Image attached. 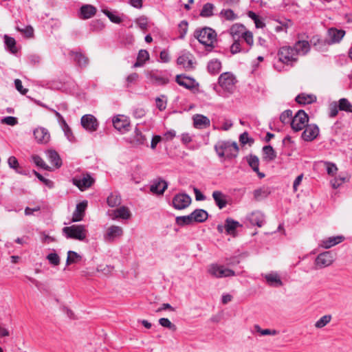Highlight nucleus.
Listing matches in <instances>:
<instances>
[{
  "instance_id": "nucleus-5",
  "label": "nucleus",
  "mask_w": 352,
  "mask_h": 352,
  "mask_svg": "<svg viewBox=\"0 0 352 352\" xmlns=\"http://www.w3.org/2000/svg\"><path fill=\"white\" fill-rule=\"evenodd\" d=\"M236 79L230 72L221 74L218 78V83L220 87L229 94H232L235 89Z\"/></svg>"
},
{
  "instance_id": "nucleus-18",
  "label": "nucleus",
  "mask_w": 352,
  "mask_h": 352,
  "mask_svg": "<svg viewBox=\"0 0 352 352\" xmlns=\"http://www.w3.org/2000/svg\"><path fill=\"white\" fill-rule=\"evenodd\" d=\"M34 136L39 144H47L50 140L48 130L44 127H38L34 130Z\"/></svg>"
},
{
  "instance_id": "nucleus-4",
  "label": "nucleus",
  "mask_w": 352,
  "mask_h": 352,
  "mask_svg": "<svg viewBox=\"0 0 352 352\" xmlns=\"http://www.w3.org/2000/svg\"><path fill=\"white\" fill-rule=\"evenodd\" d=\"M277 56L278 60L286 65H293L298 60L295 49L292 46L285 45L280 47Z\"/></svg>"
},
{
  "instance_id": "nucleus-14",
  "label": "nucleus",
  "mask_w": 352,
  "mask_h": 352,
  "mask_svg": "<svg viewBox=\"0 0 352 352\" xmlns=\"http://www.w3.org/2000/svg\"><path fill=\"white\" fill-rule=\"evenodd\" d=\"M304 129L305 130L302 133L301 138L305 141H313L318 137L319 134V128L315 124H308Z\"/></svg>"
},
{
  "instance_id": "nucleus-53",
  "label": "nucleus",
  "mask_w": 352,
  "mask_h": 352,
  "mask_svg": "<svg viewBox=\"0 0 352 352\" xmlns=\"http://www.w3.org/2000/svg\"><path fill=\"white\" fill-rule=\"evenodd\" d=\"M292 118V111L290 109H287L280 114V120L283 124H291Z\"/></svg>"
},
{
  "instance_id": "nucleus-16",
  "label": "nucleus",
  "mask_w": 352,
  "mask_h": 352,
  "mask_svg": "<svg viewBox=\"0 0 352 352\" xmlns=\"http://www.w3.org/2000/svg\"><path fill=\"white\" fill-rule=\"evenodd\" d=\"M168 188V183L161 177H157L152 181L150 186V191L153 194L162 195Z\"/></svg>"
},
{
  "instance_id": "nucleus-43",
  "label": "nucleus",
  "mask_w": 352,
  "mask_h": 352,
  "mask_svg": "<svg viewBox=\"0 0 352 352\" xmlns=\"http://www.w3.org/2000/svg\"><path fill=\"white\" fill-rule=\"evenodd\" d=\"M82 259V256L77 252L69 250L67 252V257L66 260V265H69L73 263H78Z\"/></svg>"
},
{
  "instance_id": "nucleus-38",
  "label": "nucleus",
  "mask_w": 352,
  "mask_h": 352,
  "mask_svg": "<svg viewBox=\"0 0 352 352\" xmlns=\"http://www.w3.org/2000/svg\"><path fill=\"white\" fill-rule=\"evenodd\" d=\"M263 160L267 162H272L276 157V153L270 145L263 147Z\"/></svg>"
},
{
  "instance_id": "nucleus-8",
  "label": "nucleus",
  "mask_w": 352,
  "mask_h": 352,
  "mask_svg": "<svg viewBox=\"0 0 352 352\" xmlns=\"http://www.w3.org/2000/svg\"><path fill=\"white\" fill-rule=\"evenodd\" d=\"M146 77L151 83L157 86H163L169 82V78L157 70L148 71Z\"/></svg>"
},
{
  "instance_id": "nucleus-9",
  "label": "nucleus",
  "mask_w": 352,
  "mask_h": 352,
  "mask_svg": "<svg viewBox=\"0 0 352 352\" xmlns=\"http://www.w3.org/2000/svg\"><path fill=\"white\" fill-rule=\"evenodd\" d=\"M241 226L242 225L239 221L228 217L225 220L224 226L219 224L217 229L219 233H223L225 230L227 234L235 236L236 235V229Z\"/></svg>"
},
{
  "instance_id": "nucleus-1",
  "label": "nucleus",
  "mask_w": 352,
  "mask_h": 352,
  "mask_svg": "<svg viewBox=\"0 0 352 352\" xmlns=\"http://www.w3.org/2000/svg\"><path fill=\"white\" fill-rule=\"evenodd\" d=\"M214 151L219 157L232 160L236 158L239 154V146L236 142L219 140L214 146Z\"/></svg>"
},
{
  "instance_id": "nucleus-59",
  "label": "nucleus",
  "mask_w": 352,
  "mask_h": 352,
  "mask_svg": "<svg viewBox=\"0 0 352 352\" xmlns=\"http://www.w3.org/2000/svg\"><path fill=\"white\" fill-rule=\"evenodd\" d=\"M241 38L243 39V41L250 46V48L254 44V38H253V34L252 32L249 30H246L244 33Z\"/></svg>"
},
{
  "instance_id": "nucleus-52",
  "label": "nucleus",
  "mask_w": 352,
  "mask_h": 352,
  "mask_svg": "<svg viewBox=\"0 0 352 352\" xmlns=\"http://www.w3.org/2000/svg\"><path fill=\"white\" fill-rule=\"evenodd\" d=\"M102 12L109 19V20L114 23L119 24L122 22L120 16L115 14L113 12L108 10H102Z\"/></svg>"
},
{
  "instance_id": "nucleus-7",
  "label": "nucleus",
  "mask_w": 352,
  "mask_h": 352,
  "mask_svg": "<svg viewBox=\"0 0 352 352\" xmlns=\"http://www.w3.org/2000/svg\"><path fill=\"white\" fill-rule=\"evenodd\" d=\"M309 116L304 110H299L292 118L291 127L294 131L302 130L308 124Z\"/></svg>"
},
{
  "instance_id": "nucleus-50",
  "label": "nucleus",
  "mask_w": 352,
  "mask_h": 352,
  "mask_svg": "<svg viewBox=\"0 0 352 352\" xmlns=\"http://www.w3.org/2000/svg\"><path fill=\"white\" fill-rule=\"evenodd\" d=\"M89 26L91 31L100 32L104 28L105 25L102 20L96 19L91 22Z\"/></svg>"
},
{
  "instance_id": "nucleus-44",
  "label": "nucleus",
  "mask_w": 352,
  "mask_h": 352,
  "mask_svg": "<svg viewBox=\"0 0 352 352\" xmlns=\"http://www.w3.org/2000/svg\"><path fill=\"white\" fill-rule=\"evenodd\" d=\"M176 223L179 226H184L192 224L193 221L192 214L186 216L177 217L175 219Z\"/></svg>"
},
{
  "instance_id": "nucleus-6",
  "label": "nucleus",
  "mask_w": 352,
  "mask_h": 352,
  "mask_svg": "<svg viewBox=\"0 0 352 352\" xmlns=\"http://www.w3.org/2000/svg\"><path fill=\"white\" fill-rule=\"evenodd\" d=\"M208 272L212 276L217 278L235 276L234 271L217 263L210 265Z\"/></svg>"
},
{
  "instance_id": "nucleus-20",
  "label": "nucleus",
  "mask_w": 352,
  "mask_h": 352,
  "mask_svg": "<svg viewBox=\"0 0 352 352\" xmlns=\"http://www.w3.org/2000/svg\"><path fill=\"white\" fill-rule=\"evenodd\" d=\"M87 207V201H82L78 204L76 207V210H74L72 222H78L83 219V217L85 214V210Z\"/></svg>"
},
{
  "instance_id": "nucleus-51",
  "label": "nucleus",
  "mask_w": 352,
  "mask_h": 352,
  "mask_svg": "<svg viewBox=\"0 0 352 352\" xmlns=\"http://www.w3.org/2000/svg\"><path fill=\"white\" fill-rule=\"evenodd\" d=\"M16 30L18 32L23 34L27 38H31L34 35V29L31 25H27L24 28L16 25Z\"/></svg>"
},
{
  "instance_id": "nucleus-30",
  "label": "nucleus",
  "mask_w": 352,
  "mask_h": 352,
  "mask_svg": "<svg viewBox=\"0 0 352 352\" xmlns=\"http://www.w3.org/2000/svg\"><path fill=\"white\" fill-rule=\"evenodd\" d=\"M246 30V28L243 25L235 23L231 26L230 33L233 39H241Z\"/></svg>"
},
{
  "instance_id": "nucleus-25",
  "label": "nucleus",
  "mask_w": 352,
  "mask_h": 352,
  "mask_svg": "<svg viewBox=\"0 0 352 352\" xmlns=\"http://www.w3.org/2000/svg\"><path fill=\"white\" fill-rule=\"evenodd\" d=\"M293 47L295 49L297 56L305 55L310 50V44L307 41L299 40L294 43Z\"/></svg>"
},
{
  "instance_id": "nucleus-31",
  "label": "nucleus",
  "mask_w": 352,
  "mask_h": 352,
  "mask_svg": "<svg viewBox=\"0 0 352 352\" xmlns=\"http://www.w3.org/2000/svg\"><path fill=\"white\" fill-rule=\"evenodd\" d=\"M317 98L314 94L302 93L296 97V102L300 104H309L316 101Z\"/></svg>"
},
{
  "instance_id": "nucleus-27",
  "label": "nucleus",
  "mask_w": 352,
  "mask_h": 352,
  "mask_svg": "<svg viewBox=\"0 0 352 352\" xmlns=\"http://www.w3.org/2000/svg\"><path fill=\"white\" fill-rule=\"evenodd\" d=\"M94 182V179L88 174L83 176L81 179H74V184H75L81 190L89 188Z\"/></svg>"
},
{
  "instance_id": "nucleus-15",
  "label": "nucleus",
  "mask_w": 352,
  "mask_h": 352,
  "mask_svg": "<svg viewBox=\"0 0 352 352\" xmlns=\"http://www.w3.org/2000/svg\"><path fill=\"white\" fill-rule=\"evenodd\" d=\"M112 122L115 129L121 133H125L130 130V122L124 116L118 115L113 118Z\"/></svg>"
},
{
  "instance_id": "nucleus-12",
  "label": "nucleus",
  "mask_w": 352,
  "mask_h": 352,
  "mask_svg": "<svg viewBox=\"0 0 352 352\" xmlns=\"http://www.w3.org/2000/svg\"><path fill=\"white\" fill-rule=\"evenodd\" d=\"M69 56L72 58L73 61L80 68H85L89 63V59L81 50L69 52Z\"/></svg>"
},
{
  "instance_id": "nucleus-61",
  "label": "nucleus",
  "mask_w": 352,
  "mask_h": 352,
  "mask_svg": "<svg viewBox=\"0 0 352 352\" xmlns=\"http://www.w3.org/2000/svg\"><path fill=\"white\" fill-rule=\"evenodd\" d=\"M47 259L50 264L58 265L60 264V257L56 253H50L47 256Z\"/></svg>"
},
{
  "instance_id": "nucleus-62",
  "label": "nucleus",
  "mask_w": 352,
  "mask_h": 352,
  "mask_svg": "<svg viewBox=\"0 0 352 352\" xmlns=\"http://www.w3.org/2000/svg\"><path fill=\"white\" fill-rule=\"evenodd\" d=\"M179 38H184L188 31V22L185 20L182 21L179 24Z\"/></svg>"
},
{
  "instance_id": "nucleus-23",
  "label": "nucleus",
  "mask_w": 352,
  "mask_h": 352,
  "mask_svg": "<svg viewBox=\"0 0 352 352\" xmlns=\"http://www.w3.org/2000/svg\"><path fill=\"white\" fill-rule=\"evenodd\" d=\"M122 234L123 230L121 227L118 226H111L107 229V233L104 235V239L106 241H112L116 238L120 237Z\"/></svg>"
},
{
  "instance_id": "nucleus-35",
  "label": "nucleus",
  "mask_w": 352,
  "mask_h": 352,
  "mask_svg": "<svg viewBox=\"0 0 352 352\" xmlns=\"http://www.w3.org/2000/svg\"><path fill=\"white\" fill-rule=\"evenodd\" d=\"M212 197L219 209H223L227 205L226 196L222 192L216 190L212 192Z\"/></svg>"
},
{
  "instance_id": "nucleus-55",
  "label": "nucleus",
  "mask_w": 352,
  "mask_h": 352,
  "mask_svg": "<svg viewBox=\"0 0 352 352\" xmlns=\"http://www.w3.org/2000/svg\"><path fill=\"white\" fill-rule=\"evenodd\" d=\"M349 180V178L340 175L331 180V184L333 188L336 189L339 188L343 183L348 182Z\"/></svg>"
},
{
  "instance_id": "nucleus-36",
  "label": "nucleus",
  "mask_w": 352,
  "mask_h": 352,
  "mask_svg": "<svg viewBox=\"0 0 352 352\" xmlns=\"http://www.w3.org/2000/svg\"><path fill=\"white\" fill-rule=\"evenodd\" d=\"M344 239L343 236H331L322 241V245L326 249H329L337 244L340 243Z\"/></svg>"
},
{
  "instance_id": "nucleus-29",
  "label": "nucleus",
  "mask_w": 352,
  "mask_h": 352,
  "mask_svg": "<svg viewBox=\"0 0 352 352\" xmlns=\"http://www.w3.org/2000/svg\"><path fill=\"white\" fill-rule=\"evenodd\" d=\"M248 220L252 225H256L258 227H262L265 223V216L260 211L252 212L249 217Z\"/></svg>"
},
{
  "instance_id": "nucleus-17",
  "label": "nucleus",
  "mask_w": 352,
  "mask_h": 352,
  "mask_svg": "<svg viewBox=\"0 0 352 352\" xmlns=\"http://www.w3.org/2000/svg\"><path fill=\"white\" fill-rule=\"evenodd\" d=\"M97 8L91 4L82 5L79 10L78 16L81 19H89L96 15Z\"/></svg>"
},
{
  "instance_id": "nucleus-2",
  "label": "nucleus",
  "mask_w": 352,
  "mask_h": 352,
  "mask_svg": "<svg viewBox=\"0 0 352 352\" xmlns=\"http://www.w3.org/2000/svg\"><path fill=\"white\" fill-rule=\"evenodd\" d=\"M194 36L199 42L206 46L207 51H212L214 48V43L217 41V33L208 27L197 29L194 32Z\"/></svg>"
},
{
  "instance_id": "nucleus-24",
  "label": "nucleus",
  "mask_w": 352,
  "mask_h": 352,
  "mask_svg": "<svg viewBox=\"0 0 352 352\" xmlns=\"http://www.w3.org/2000/svg\"><path fill=\"white\" fill-rule=\"evenodd\" d=\"M175 81L180 86L189 90H192L195 87V80L192 78L177 75Z\"/></svg>"
},
{
  "instance_id": "nucleus-21",
  "label": "nucleus",
  "mask_w": 352,
  "mask_h": 352,
  "mask_svg": "<svg viewBox=\"0 0 352 352\" xmlns=\"http://www.w3.org/2000/svg\"><path fill=\"white\" fill-rule=\"evenodd\" d=\"M191 56L192 54L189 52L185 53L177 58V63L179 65L183 66L186 70H191L195 67Z\"/></svg>"
},
{
  "instance_id": "nucleus-32",
  "label": "nucleus",
  "mask_w": 352,
  "mask_h": 352,
  "mask_svg": "<svg viewBox=\"0 0 352 352\" xmlns=\"http://www.w3.org/2000/svg\"><path fill=\"white\" fill-rule=\"evenodd\" d=\"M247 161L248 162L249 166L252 168V170L256 172L259 178H263L265 177V174L263 173L259 172V160L258 157L254 155H250L247 157Z\"/></svg>"
},
{
  "instance_id": "nucleus-26",
  "label": "nucleus",
  "mask_w": 352,
  "mask_h": 352,
  "mask_svg": "<svg viewBox=\"0 0 352 352\" xmlns=\"http://www.w3.org/2000/svg\"><path fill=\"white\" fill-rule=\"evenodd\" d=\"M194 126L197 129H206L210 125L209 118L204 115L197 114L193 117Z\"/></svg>"
},
{
  "instance_id": "nucleus-57",
  "label": "nucleus",
  "mask_w": 352,
  "mask_h": 352,
  "mask_svg": "<svg viewBox=\"0 0 352 352\" xmlns=\"http://www.w3.org/2000/svg\"><path fill=\"white\" fill-rule=\"evenodd\" d=\"M159 323L161 326L168 328L173 331H176L177 327L176 326L173 324L169 319L166 318H162L159 320Z\"/></svg>"
},
{
  "instance_id": "nucleus-42",
  "label": "nucleus",
  "mask_w": 352,
  "mask_h": 352,
  "mask_svg": "<svg viewBox=\"0 0 352 352\" xmlns=\"http://www.w3.org/2000/svg\"><path fill=\"white\" fill-rule=\"evenodd\" d=\"M107 202L109 206L112 208L119 206L121 204V197L116 192H112L107 197Z\"/></svg>"
},
{
  "instance_id": "nucleus-40",
  "label": "nucleus",
  "mask_w": 352,
  "mask_h": 352,
  "mask_svg": "<svg viewBox=\"0 0 352 352\" xmlns=\"http://www.w3.org/2000/svg\"><path fill=\"white\" fill-rule=\"evenodd\" d=\"M265 278L270 286H282L283 282L276 274H266Z\"/></svg>"
},
{
  "instance_id": "nucleus-37",
  "label": "nucleus",
  "mask_w": 352,
  "mask_h": 352,
  "mask_svg": "<svg viewBox=\"0 0 352 352\" xmlns=\"http://www.w3.org/2000/svg\"><path fill=\"white\" fill-rule=\"evenodd\" d=\"M191 214L194 222L202 223L206 221L208 217V212L203 209H196Z\"/></svg>"
},
{
  "instance_id": "nucleus-56",
  "label": "nucleus",
  "mask_w": 352,
  "mask_h": 352,
  "mask_svg": "<svg viewBox=\"0 0 352 352\" xmlns=\"http://www.w3.org/2000/svg\"><path fill=\"white\" fill-rule=\"evenodd\" d=\"M32 160L36 166L45 169L46 170H50V167L46 164V163L43 161V160L40 156H38L37 155H33Z\"/></svg>"
},
{
  "instance_id": "nucleus-45",
  "label": "nucleus",
  "mask_w": 352,
  "mask_h": 352,
  "mask_svg": "<svg viewBox=\"0 0 352 352\" xmlns=\"http://www.w3.org/2000/svg\"><path fill=\"white\" fill-rule=\"evenodd\" d=\"M234 42L230 47V52L232 54H234L239 52H244L247 53L249 52L250 48L248 49H243L241 45V39H233Z\"/></svg>"
},
{
  "instance_id": "nucleus-58",
  "label": "nucleus",
  "mask_w": 352,
  "mask_h": 352,
  "mask_svg": "<svg viewBox=\"0 0 352 352\" xmlns=\"http://www.w3.org/2000/svg\"><path fill=\"white\" fill-rule=\"evenodd\" d=\"M61 127L65 133V135L67 137V138L69 140V141H70V142L74 141L75 137L72 133L71 128L67 124V123L66 122L65 124L62 125Z\"/></svg>"
},
{
  "instance_id": "nucleus-64",
  "label": "nucleus",
  "mask_w": 352,
  "mask_h": 352,
  "mask_svg": "<svg viewBox=\"0 0 352 352\" xmlns=\"http://www.w3.org/2000/svg\"><path fill=\"white\" fill-rule=\"evenodd\" d=\"M325 164L327 174L331 176H333L338 170L337 166H336L335 164L331 162H325Z\"/></svg>"
},
{
  "instance_id": "nucleus-22",
  "label": "nucleus",
  "mask_w": 352,
  "mask_h": 352,
  "mask_svg": "<svg viewBox=\"0 0 352 352\" xmlns=\"http://www.w3.org/2000/svg\"><path fill=\"white\" fill-rule=\"evenodd\" d=\"M109 215L113 220L117 219H129L131 217V212L127 207L123 206L113 210Z\"/></svg>"
},
{
  "instance_id": "nucleus-39",
  "label": "nucleus",
  "mask_w": 352,
  "mask_h": 352,
  "mask_svg": "<svg viewBox=\"0 0 352 352\" xmlns=\"http://www.w3.org/2000/svg\"><path fill=\"white\" fill-rule=\"evenodd\" d=\"M149 59V54L146 50H140L138 52L137 60L133 65V67H139L144 65L146 60Z\"/></svg>"
},
{
  "instance_id": "nucleus-54",
  "label": "nucleus",
  "mask_w": 352,
  "mask_h": 352,
  "mask_svg": "<svg viewBox=\"0 0 352 352\" xmlns=\"http://www.w3.org/2000/svg\"><path fill=\"white\" fill-rule=\"evenodd\" d=\"M331 320V315L323 316L318 320L316 321V322L315 323V327L318 329H321L326 326L328 323H329Z\"/></svg>"
},
{
  "instance_id": "nucleus-19",
  "label": "nucleus",
  "mask_w": 352,
  "mask_h": 352,
  "mask_svg": "<svg viewBox=\"0 0 352 352\" xmlns=\"http://www.w3.org/2000/svg\"><path fill=\"white\" fill-rule=\"evenodd\" d=\"M345 35V31L342 30H338L336 28H330L328 30L329 40L327 43L329 45L339 43L344 36Z\"/></svg>"
},
{
  "instance_id": "nucleus-28",
  "label": "nucleus",
  "mask_w": 352,
  "mask_h": 352,
  "mask_svg": "<svg viewBox=\"0 0 352 352\" xmlns=\"http://www.w3.org/2000/svg\"><path fill=\"white\" fill-rule=\"evenodd\" d=\"M146 142V136L136 127L133 135L130 138V143L135 146H140L145 144Z\"/></svg>"
},
{
  "instance_id": "nucleus-11",
  "label": "nucleus",
  "mask_w": 352,
  "mask_h": 352,
  "mask_svg": "<svg viewBox=\"0 0 352 352\" xmlns=\"http://www.w3.org/2000/svg\"><path fill=\"white\" fill-rule=\"evenodd\" d=\"M82 126L89 132L96 131L98 128L97 119L91 114L84 115L80 120Z\"/></svg>"
},
{
  "instance_id": "nucleus-49",
  "label": "nucleus",
  "mask_w": 352,
  "mask_h": 352,
  "mask_svg": "<svg viewBox=\"0 0 352 352\" xmlns=\"http://www.w3.org/2000/svg\"><path fill=\"white\" fill-rule=\"evenodd\" d=\"M219 16L228 21H234L237 19V14L231 9H223L220 12Z\"/></svg>"
},
{
  "instance_id": "nucleus-63",
  "label": "nucleus",
  "mask_w": 352,
  "mask_h": 352,
  "mask_svg": "<svg viewBox=\"0 0 352 352\" xmlns=\"http://www.w3.org/2000/svg\"><path fill=\"white\" fill-rule=\"evenodd\" d=\"M239 141L241 144L245 145L248 143H253L254 140L252 138H249V135L248 132H244L239 136Z\"/></svg>"
},
{
  "instance_id": "nucleus-46",
  "label": "nucleus",
  "mask_w": 352,
  "mask_h": 352,
  "mask_svg": "<svg viewBox=\"0 0 352 352\" xmlns=\"http://www.w3.org/2000/svg\"><path fill=\"white\" fill-rule=\"evenodd\" d=\"M214 6L211 3H206L204 5L201 12L200 16L203 17H210L213 15V10Z\"/></svg>"
},
{
  "instance_id": "nucleus-60",
  "label": "nucleus",
  "mask_w": 352,
  "mask_h": 352,
  "mask_svg": "<svg viewBox=\"0 0 352 352\" xmlns=\"http://www.w3.org/2000/svg\"><path fill=\"white\" fill-rule=\"evenodd\" d=\"M329 116L330 118L336 117L338 113V111L340 110L339 107H338V104H337L336 102H331L329 106Z\"/></svg>"
},
{
  "instance_id": "nucleus-3",
  "label": "nucleus",
  "mask_w": 352,
  "mask_h": 352,
  "mask_svg": "<svg viewBox=\"0 0 352 352\" xmlns=\"http://www.w3.org/2000/svg\"><path fill=\"white\" fill-rule=\"evenodd\" d=\"M87 230L85 225H72L64 227L63 233L67 239H72L78 241H84L87 236Z\"/></svg>"
},
{
  "instance_id": "nucleus-34",
  "label": "nucleus",
  "mask_w": 352,
  "mask_h": 352,
  "mask_svg": "<svg viewBox=\"0 0 352 352\" xmlns=\"http://www.w3.org/2000/svg\"><path fill=\"white\" fill-rule=\"evenodd\" d=\"M47 157L50 162L56 168L62 166V160L58 153L54 150H48Z\"/></svg>"
},
{
  "instance_id": "nucleus-13",
  "label": "nucleus",
  "mask_w": 352,
  "mask_h": 352,
  "mask_svg": "<svg viewBox=\"0 0 352 352\" xmlns=\"http://www.w3.org/2000/svg\"><path fill=\"white\" fill-rule=\"evenodd\" d=\"M333 261V254L331 252H324L318 255L315 260V264L321 269L331 265Z\"/></svg>"
},
{
  "instance_id": "nucleus-10",
  "label": "nucleus",
  "mask_w": 352,
  "mask_h": 352,
  "mask_svg": "<svg viewBox=\"0 0 352 352\" xmlns=\"http://www.w3.org/2000/svg\"><path fill=\"white\" fill-rule=\"evenodd\" d=\"M191 197L186 193L175 195L172 200L173 206L176 210H184L191 204Z\"/></svg>"
},
{
  "instance_id": "nucleus-47",
  "label": "nucleus",
  "mask_w": 352,
  "mask_h": 352,
  "mask_svg": "<svg viewBox=\"0 0 352 352\" xmlns=\"http://www.w3.org/2000/svg\"><path fill=\"white\" fill-rule=\"evenodd\" d=\"M4 41L6 47L12 53L15 54L17 52V49L16 47V41L13 37L5 35Z\"/></svg>"
},
{
  "instance_id": "nucleus-48",
  "label": "nucleus",
  "mask_w": 352,
  "mask_h": 352,
  "mask_svg": "<svg viewBox=\"0 0 352 352\" xmlns=\"http://www.w3.org/2000/svg\"><path fill=\"white\" fill-rule=\"evenodd\" d=\"M340 111L352 113V104L346 98H341L338 101Z\"/></svg>"
},
{
  "instance_id": "nucleus-41",
  "label": "nucleus",
  "mask_w": 352,
  "mask_h": 352,
  "mask_svg": "<svg viewBox=\"0 0 352 352\" xmlns=\"http://www.w3.org/2000/svg\"><path fill=\"white\" fill-rule=\"evenodd\" d=\"M207 68L210 74H217L221 70V63L217 59L211 60L209 61Z\"/></svg>"
},
{
  "instance_id": "nucleus-33",
  "label": "nucleus",
  "mask_w": 352,
  "mask_h": 352,
  "mask_svg": "<svg viewBox=\"0 0 352 352\" xmlns=\"http://www.w3.org/2000/svg\"><path fill=\"white\" fill-rule=\"evenodd\" d=\"M275 21L278 23V25L274 28V30L276 32H280L283 31L285 33H287V29L289 28H291L294 24L292 20L286 18L282 19H276L275 20Z\"/></svg>"
}]
</instances>
